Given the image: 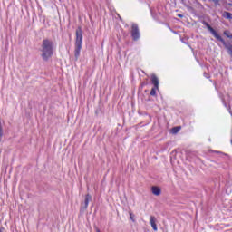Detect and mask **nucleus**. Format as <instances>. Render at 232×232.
Listing matches in <instances>:
<instances>
[{"instance_id":"nucleus-16","label":"nucleus","mask_w":232,"mask_h":232,"mask_svg":"<svg viewBox=\"0 0 232 232\" xmlns=\"http://www.w3.org/2000/svg\"><path fill=\"white\" fill-rule=\"evenodd\" d=\"M178 16H179V17H184V15H182V14H178Z\"/></svg>"},{"instance_id":"nucleus-14","label":"nucleus","mask_w":232,"mask_h":232,"mask_svg":"<svg viewBox=\"0 0 232 232\" xmlns=\"http://www.w3.org/2000/svg\"><path fill=\"white\" fill-rule=\"evenodd\" d=\"M210 1H212V3H214L216 6H218L220 3V0H210Z\"/></svg>"},{"instance_id":"nucleus-17","label":"nucleus","mask_w":232,"mask_h":232,"mask_svg":"<svg viewBox=\"0 0 232 232\" xmlns=\"http://www.w3.org/2000/svg\"><path fill=\"white\" fill-rule=\"evenodd\" d=\"M0 232H1V230H0Z\"/></svg>"},{"instance_id":"nucleus-6","label":"nucleus","mask_w":232,"mask_h":232,"mask_svg":"<svg viewBox=\"0 0 232 232\" xmlns=\"http://www.w3.org/2000/svg\"><path fill=\"white\" fill-rule=\"evenodd\" d=\"M225 46L226 50H227L229 55L232 57V45L231 44L226 43V40L221 37V40H218Z\"/></svg>"},{"instance_id":"nucleus-8","label":"nucleus","mask_w":232,"mask_h":232,"mask_svg":"<svg viewBox=\"0 0 232 232\" xmlns=\"http://www.w3.org/2000/svg\"><path fill=\"white\" fill-rule=\"evenodd\" d=\"M151 191H152V193H153L156 197H159V195H160V193H162V190L160 189V187H157V186L151 187Z\"/></svg>"},{"instance_id":"nucleus-2","label":"nucleus","mask_w":232,"mask_h":232,"mask_svg":"<svg viewBox=\"0 0 232 232\" xmlns=\"http://www.w3.org/2000/svg\"><path fill=\"white\" fill-rule=\"evenodd\" d=\"M82 49V30L79 28L76 30V41H75V50H74L75 59H79Z\"/></svg>"},{"instance_id":"nucleus-12","label":"nucleus","mask_w":232,"mask_h":232,"mask_svg":"<svg viewBox=\"0 0 232 232\" xmlns=\"http://www.w3.org/2000/svg\"><path fill=\"white\" fill-rule=\"evenodd\" d=\"M224 35L228 39H232V34L228 30L224 31Z\"/></svg>"},{"instance_id":"nucleus-4","label":"nucleus","mask_w":232,"mask_h":232,"mask_svg":"<svg viewBox=\"0 0 232 232\" xmlns=\"http://www.w3.org/2000/svg\"><path fill=\"white\" fill-rule=\"evenodd\" d=\"M202 24H204V26H206V27L208 28V30L210 31V33L212 34V35H213L218 41H222V36H220V34H218V33H217L216 30L213 29V27H211L208 22L203 21V22H202Z\"/></svg>"},{"instance_id":"nucleus-3","label":"nucleus","mask_w":232,"mask_h":232,"mask_svg":"<svg viewBox=\"0 0 232 232\" xmlns=\"http://www.w3.org/2000/svg\"><path fill=\"white\" fill-rule=\"evenodd\" d=\"M130 35L132 37V41H139V39H140V31L139 29V24H131Z\"/></svg>"},{"instance_id":"nucleus-11","label":"nucleus","mask_w":232,"mask_h":232,"mask_svg":"<svg viewBox=\"0 0 232 232\" xmlns=\"http://www.w3.org/2000/svg\"><path fill=\"white\" fill-rule=\"evenodd\" d=\"M223 17H225V19H232V14L231 13L225 11L223 13Z\"/></svg>"},{"instance_id":"nucleus-5","label":"nucleus","mask_w":232,"mask_h":232,"mask_svg":"<svg viewBox=\"0 0 232 232\" xmlns=\"http://www.w3.org/2000/svg\"><path fill=\"white\" fill-rule=\"evenodd\" d=\"M92 200V195L87 194L85 196L84 202L81 203V211H85V209H88V204H90Z\"/></svg>"},{"instance_id":"nucleus-7","label":"nucleus","mask_w":232,"mask_h":232,"mask_svg":"<svg viewBox=\"0 0 232 232\" xmlns=\"http://www.w3.org/2000/svg\"><path fill=\"white\" fill-rule=\"evenodd\" d=\"M151 82L154 85V88L159 89V78L157 77V75H151Z\"/></svg>"},{"instance_id":"nucleus-9","label":"nucleus","mask_w":232,"mask_h":232,"mask_svg":"<svg viewBox=\"0 0 232 232\" xmlns=\"http://www.w3.org/2000/svg\"><path fill=\"white\" fill-rule=\"evenodd\" d=\"M157 218L155 216H150V225L154 231H157Z\"/></svg>"},{"instance_id":"nucleus-10","label":"nucleus","mask_w":232,"mask_h":232,"mask_svg":"<svg viewBox=\"0 0 232 232\" xmlns=\"http://www.w3.org/2000/svg\"><path fill=\"white\" fill-rule=\"evenodd\" d=\"M180 130H181V127H180V126L173 127V128L171 129V133H172L173 135H176V133H177L178 131H180Z\"/></svg>"},{"instance_id":"nucleus-13","label":"nucleus","mask_w":232,"mask_h":232,"mask_svg":"<svg viewBox=\"0 0 232 232\" xmlns=\"http://www.w3.org/2000/svg\"><path fill=\"white\" fill-rule=\"evenodd\" d=\"M157 88H152L151 89V91H150V95L152 96V97H155V95H157Z\"/></svg>"},{"instance_id":"nucleus-15","label":"nucleus","mask_w":232,"mask_h":232,"mask_svg":"<svg viewBox=\"0 0 232 232\" xmlns=\"http://www.w3.org/2000/svg\"><path fill=\"white\" fill-rule=\"evenodd\" d=\"M130 220H132V222H135V219L133 218V214L130 213Z\"/></svg>"},{"instance_id":"nucleus-1","label":"nucleus","mask_w":232,"mask_h":232,"mask_svg":"<svg viewBox=\"0 0 232 232\" xmlns=\"http://www.w3.org/2000/svg\"><path fill=\"white\" fill-rule=\"evenodd\" d=\"M53 41L50 39H44L42 42V46H41V52H42V59L44 61H48L49 59L52 58V55H53Z\"/></svg>"}]
</instances>
